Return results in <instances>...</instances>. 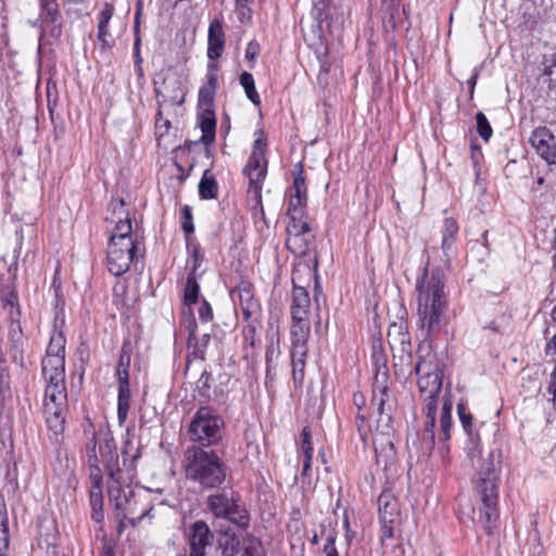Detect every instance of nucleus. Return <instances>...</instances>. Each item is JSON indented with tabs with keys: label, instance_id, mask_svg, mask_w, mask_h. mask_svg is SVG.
Returning a JSON list of instances; mask_svg holds the SVG:
<instances>
[{
	"label": "nucleus",
	"instance_id": "f257e3e1",
	"mask_svg": "<svg viewBox=\"0 0 556 556\" xmlns=\"http://www.w3.org/2000/svg\"><path fill=\"white\" fill-rule=\"evenodd\" d=\"M446 273L441 267H425L416 281L417 326L424 340L437 339L447 325Z\"/></svg>",
	"mask_w": 556,
	"mask_h": 556
},
{
	"label": "nucleus",
	"instance_id": "f03ea898",
	"mask_svg": "<svg viewBox=\"0 0 556 556\" xmlns=\"http://www.w3.org/2000/svg\"><path fill=\"white\" fill-rule=\"evenodd\" d=\"M184 471L187 480L202 489L219 488L227 476L226 465L219 455L199 445L188 446L185 451Z\"/></svg>",
	"mask_w": 556,
	"mask_h": 556
},
{
	"label": "nucleus",
	"instance_id": "7ed1b4c3",
	"mask_svg": "<svg viewBox=\"0 0 556 556\" xmlns=\"http://www.w3.org/2000/svg\"><path fill=\"white\" fill-rule=\"evenodd\" d=\"M45 380L43 415L48 430L59 441L65 429L68 412L65 374H42Z\"/></svg>",
	"mask_w": 556,
	"mask_h": 556
},
{
	"label": "nucleus",
	"instance_id": "20e7f679",
	"mask_svg": "<svg viewBox=\"0 0 556 556\" xmlns=\"http://www.w3.org/2000/svg\"><path fill=\"white\" fill-rule=\"evenodd\" d=\"M378 366L374 382L370 406L377 413L376 431L381 434H393L392 412L395 406V399L389 389V370L386 365V357L382 353H375Z\"/></svg>",
	"mask_w": 556,
	"mask_h": 556
},
{
	"label": "nucleus",
	"instance_id": "39448f33",
	"mask_svg": "<svg viewBox=\"0 0 556 556\" xmlns=\"http://www.w3.org/2000/svg\"><path fill=\"white\" fill-rule=\"evenodd\" d=\"M86 455L92 476H100V465H104L109 478L118 479L121 469L116 442L106 429L92 431L86 443Z\"/></svg>",
	"mask_w": 556,
	"mask_h": 556
},
{
	"label": "nucleus",
	"instance_id": "423d86ee",
	"mask_svg": "<svg viewBox=\"0 0 556 556\" xmlns=\"http://www.w3.org/2000/svg\"><path fill=\"white\" fill-rule=\"evenodd\" d=\"M443 375L418 376L417 384L420 396L424 400V431L421 434V450L424 453H430L435 443L434 427L438 409L439 394L442 390Z\"/></svg>",
	"mask_w": 556,
	"mask_h": 556
},
{
	"label": "nucleus",
	"instance_id": "0eeeda50",
	"mask_svg": "<svg viewBox=\"0 0 556 556\" xmlns=\"http://www.w3.org/2000/svg\"><path fill=\"white\" fill-rule=\"evenodd\" d=\"M477 493L480 502L478 521L490 535L500 518L497 476L493 463L485 470L480 471Z\"/></svg>",
	"mask_w": 556,
	"mask_h": 556
},
{
	"label": "nucleus",
	"instance_id": "6e6552de",
	"mask_svg": "<svg viewBox=\"0 0 556 556\" xmlns=\"http://www.w3.org/2000/svg\"><path fill=\"white\" fill-rule=\"evenodd\" d=\"M224 418L212 406L197 409L188 426L190 441L202 447L217 445L224 435Z\"/></svg>",
	"mask_w": 556,
	"mask_h": 556
},
{
	"label": "nucleus",
	"instance_id": "1a4fd4ad",
	"mask_svg": "<svg viewBox=\"0 0 556 556\" xmlns=\"http://www.w3.org/2000/svg\"><path fill=\"white\" fill-rule=\"evenodd\" d=\"M118 479L109 478L108 493L109 500L114 504L116 509V517L121 520H128L132 526H136L152 510V506L147 504L142 507V510L137 514L135 509L131 507V498L132 491L125 485L131 481L134 476L130 471H124L122 468L118 472Z\"/></svg>",
	"mask_w": 556,
	"mask_h": 556
},
{
	"label": "nucleus",
	"instance_id": "9d476101",
	"mask_svg": "<svg viewBox=\"0 0 556 556\" xmlns=\"http://www.w3.org/2000/svg\"><path fill=\"white\" fill-rule=\"evenodd\" d=\"M311 337L309 319H291L290 326V357L292 379L295 386H301L305 376L308 339Z\"/></svg>",
	"mask_w": 556,
	"mask_h": 556
},
{
	"label": "nucleus",
	"instance_id": "9b49d317",
	"mask_svg": "<svg viewBox=\"0 0 556 556\" xmlns=\"http://www.w3.org/2000/svg\"><path fill=\"white\" fill-rule=\"evenodd\" d=\"M208 510L216 517L228 520L239 528H248L250 515L238 493L223 491L207 496Z\"/></svg>",
	"mask_w": 556,
	"mask_h": 556
},
{
	"label": "nucleus",
	"instance_id": "f8f14e48",
	"mask_svg": "<svg viewBox=\"0 0 556 556\" xmlns=\"http://www.w3.org/2000/svg\"><path fill=\"white\" fill-rule=\"evenodd\" d=\"M313 8L311 14L320 25L323 22L343 23L351 14L352 0H312Z\"/></svg>",
	"mask_w": 556,
	"mask_h": 556
},
{
	"label": "nucleus",
	"instance_id": "ddd939ff",
	"mask_svg": "<svg viewBox=\"0 0 556 556\" xmlns=\"http://www.w3.org/2000/svg\"><path fill=\"white\" fill-rule=\"evenodd\" d=\"M230 296L241 311L243 319H250L253 323L255 318L262 317V305L260 300L255 296L252 282L241 280L230 291Z\"/></svg>",
	"mask_w": 556,
	"mask_h": 556
},
{
	"label": "nucleus",
	"instance_id": "4468645a",
	"mask_svg": "<svg viewBox=\"0 0 556 556\" xmlns=\"http://www.w3.org/2000/svg\"><path fill=\"white\" fill-rule=\"evenodd\" d=\"M65 344L66 339L63 332L54 330L41 362V374H65Z\"/></svg>",
	"mask_w": 556,
	"mask_h": 556
},
{
	"label": "nucleus",
	"instance_id": "2eb2a0df",
	"mask_svg": "<svg viewBox=\"0 0 556 556\" xmlns=\"http://www.w3.org/2000/svg\"><path fill=\"white\" fill-rule=\"evenodd\" d=\"M137 250L135 242H109L108 268L109 271L118 277L125 274L134 260Z\"/></svg>",
	"mask_w": 556,
	"mask_h": 556
},
{
	"label": "nucleus",
	"instance_id": "dca6fc26",
	"mask_svg": "<svg viewBox=\"0 0 556 556\" xmlns=\"http://www.w3.org/2000/svg\"><path fill=\"white\" fill-rule=\"evenodd\" d=\"M243 174L249 178V193L253 194L256 201H261L263 181L267 175V160L263 152H251Z\"/></svg>",
	"mask_w": 556,
	"mask_h": 556
},
{
	"label": "nucleus",
	"instance_id": "f3484780",
	"mask_svg": "<svg viewBox=\"0 0 556 556\" xmlns=\"http://www.w3.org/2000/svg\"><path fill=\"white\" fill-rule=\"evenodd\" d=\"M529 142L535 153L549 166H556V137L546 126L532 130Z\"/></svg>",
	"mask_w": 556,
	"mask_h": 556
},
{
	"label": "nucleus",
	"instance_id": "a211bd4d",
	"mask_svg": "<svg viewBox=\"0 0 556 556\" xmlns=\"http://www.w3.org/2000/svg\"><path fill=\"white\" fill-rule=\"evenodd\" d=\"M1 304L8 313L10 326L9 338L13 343V348L17 349L23 343V331L20 324L21 311L18 305V296L14 290L1 295Z\"/></svg>",
	"mask_w": 556,
	"mask_h": 556
},
{
	"label": "nucleus",
	"instance_id": "6ab92c4d",
	"mask_svg": "<svg viewBox=\"0 0 556 556\" xmlns=\"http://www.w3.org/2000/svg\"><path fill=\"white\" fill-rule=\"evenodd\" d=\"M298 172L294 174L293 185L286 191L288 197L287 215L306 212L307 187L305 184L304 169L302 163H298Z\"/></svg>",
	"mask_w": 556,
	"mask_h": 556
},
{
	"label": "nucleus",
	"instance_id": "aec40b11",
	"mask_svg": "<svg viewBox=\"0 0 556 556\" xmlns=\"http://www.w3.org/2000/svg\"><path fill=\"white\" fill-rule=\"evenodd\" d=\"M40 21L42 35L53 39L62 36V14L56 0H40Z\"/></svg>",
	"mask_w": 556,
	"mask_h": 556
},
{
	"label": "nucleus",
	"instance_id": "412c9836",
	"mask_svg": "<svg viewBox=\"0 0 556 556\" xmlns=\"http://www.w3.org/2000/svg\"><path fill=\"white\" fill-rule=\"evenodd\" d=\"M214 535L204 521H195L189 532V556H207L206 548L213 544Z\"/></svg>",
	"mask_w": 556,
	"mask_h": 556
},
{
	"label": "nucleus",
	"instance_id": "4be33fe9",
	"mask_svg": "<svg viewBox=\"0 0 556 556\" xmlns=\"http://www.w3.org/2000/svg\"><path fill=\"white\" fill-rule=\"evenodd\" d=\"M115 13L112 2H104L98 15L97 38L100 41V51L106 52L115 47V39L110 30V22Z\"/></svg>",
	"mask_w": 556,
	"mask_h": 556
},
{
	"label": "nucleus",
	"instance_id": "5701e85b",
	"mask_svg": "<svg viewBox=\"0 0 556 556\" xmlns=\"http://www.w3.org/2000/svg\"><path fill=\"white\" fill-rule=\"evenodd\" d=\"M226 36L223 23L219 20H213L207 30V58L208 62H216L224 52Z\"/></svg>",
	"mask_w": 556,
	"mask_h": 556
},
{
	"label": "nucleus",
	"instance_id": "b1692460",
	"mask_svg": "<svg viewBox=\"0 0 556 556\" xmlns=\"http://www.w3.org/2000/svg\"><path fill=\"white\" fill-rule=\"evenodd\" d=\"M219 70V65L217 62H208L206 70V81L200 88L198 101L199 104L205 108H210L213 104L216 90L218 88V77L217 72Z\"/></svg>",
	"mask_w": 556,
	"mask_h": 556
},
{
	"label": "nucleus",
	"instance_id": "393cba45",
	"mask_svg": "<svg viewBox=\"0 0 556 556\" xmlns=\"http://www.w3.org/2000/svg\"><path fill=\"white\" fill-rule=\"evenodd\" d=\"M374 446L377 464L383 465L384 469L393 465L395 459V450L392 441V434H381L375 430Z\"/></svg>",
	"mask_w": 556,
	"mask_h": 556
},
{
	"label": "nucleus",
	"instance_id": "a878e982",
	"mask_svg": "<svg viewBox=\"0 0 556 556\" xmlns=\"http://www.w3.org/2000/svg\"><path fill=\"white\" fill-rule=\"evenodd\" d=\"M418 354V361L415 365L417 376L443 375L437 354L429 346L419 345Z\"/></svg>",
	"mask_w": 556,
	"mask_h": 556
},
{
	"label": "nucleus",
	"instance_id": "bb28decb",
	"mask_svg": "<svg viewBox=\"0 0 556 556\" xmlns=\"http://www.w3.org/2000/svg\"><path fill=\"white\" fill-rule=\"evenodd\" d=\"M452 408L453 403L450 399H445L442 404L441 416H440V428H441V437H440V446L439 453L442 459H445L450 453V446L447 441L451 438L450 431L452 427Z\"/></svg>",
	"mask_w": 556,
	"mask_h": 556
},
{
	"label": "nucleus",
	"instance_id": "cd10ccee",
	"mask_svg": "<svg viewBox=\"0 0 556 556\" xmlns=\"http://www.w3.org/2000/svg\"><path fill=\"white\" fill-rule=\"evenodd\" d=\"M309 296L305 288L293 286L292 301L290 306L291 319H309Z\"/></svg>",
	"mask_w": 556,
	"mask_h": 556
},
{
	"label": "nucleus",
	"instance_id": "c85d7f7f",
	"mask_svg": "<svg viewBox=\"0 0 556 556\" xmlns=\"http://www.w3.org/2000/svg\"><path fill=\"white\" fill-rule=\"evenodd\" d=\"M379 520L394 522L399 515V502L391 491L384 490L378 497Z\"/></svg>",
	"mask_w": 556,
	"mask_h": 556
},
{
	"label": "nucleus",
	"instance_id": "c756f323",
	"mask_svg": "<svg viewBox=\"0 0 556 556\" xmlns=\"http://www.w3.org/2000/svg\"><path fill=\"white\" fill-rule=\"evenodd\" d=\"M388 340L390 345L397 344L402 352H405L410 357V334L406 321L393 323L388 330Z\"/></svg>",
	"mask_w": 556,
	"mask_h": 556
},
{
	"label": "nucleus",
	"instance_id": "7c9ffc66",
	"mask_svg": "<svg viewBox=\"0 0 556 556\" xmlns=\"http://www.w3.org/2000/svg\"><path fill=\"white\" fill-rule=\"evenodd\" d=\"M314 236L311 232H298L293 229L287 231L286 247L295 255H305L313 242Z\"/></svg>",
	"mask_w": 556,
	"mask_h": 556
},
{
	"label": "nucleus",
	"instance_id": "2f4dec72",
	"mask_svg": "<svg viewBox=\"0 0 556 556\" xmlns=\"http://www.w3.org/2000/svg\"><path fill=\"white\" fill-rule=\"evenodd\" d=\"M245 325L242 327V348L244 351V357H249V350L254 349L256 343L260 342L257 339V332L262 327V317L255 318L252 323L250 319H243Z\"/></svg>",
	"mask_w": 556,
	"mask_h": 556
},
{
	"label": "nucleus",
	"instance_id": "473e14b6",
	"mask_svg": "<svg viewBox=\"0 0 556 556\" xmlns=\"http://www.w3.org/2000/svg\"><path fill=\"white\" fill-rule=\"evenodd\" d=\"M190 315H191V318L188 324V332H189L188 346L191 348L192 345H194L192 354L197 358L204 359L205 348L210 341V334H204L202 337V342L199 343L198 337H197V321L191 312H190Z\"/></svg>",
	"mask_w": 556,
	"mask_h": 556
},
{
	"label": "nucleus",
	"instance_id": "72a5a7b5",
	"mask_svg": "<svg viewBox=\"0 0 556 556\" xmlns=\"http://www.w3.org/2000/svg\"><path fill=\"white\" fill-rule=\"evenodd\" d=\"M93 477L97 480L94 481L90 490V504L92 506L91 518L96 522L100 523L104 518L102 490L99 483V481L101 480V476Z\"/></svg>",
	"mask_w": 556,
	"mask_h": 556
},
{
	"label": "nucleus",
	"instance_id": "f704fd0d",
	"mask_svg": "<svg viewBox=\"0 0 556 556\" xmlns=\"http://www.w3.org/2000/svg\"><path fill=\"white\" fill-rule=\"evenodd\" d=\"M200 128L202 131L201 141L210 144L215 139L216 118L212 110L206 108L200 117Z\"/></svg>",
	"mask_w": 556,
	"mask_h": 556
},
{
	"label": "nucleus",
	"instance_id": "c9c22d12",
	"mask_svg": "<svg viewBox=\"0 0 556 556\" xmlns=\"http://www.w3.org/2000/svg\"><path fill=\"white\" fill-rule=\"evenodd\" d=\"M155 96L157 106L162 110L166 106L181 105L185 102V92L180 87L173 88L170 92L167 89L165 91L155 89Z\"/></svg>",
	"mask_w": 556,
	"mask_h": 556
},
{
	"label": "nucleus",
	"instance_id": "e433bc0d",
	"mask_svg": "<svg viewBox=\"0 0 556 556\" xmlns=\"http://www.w3.org/2000/svg\"><path fill=\"white\" fill-rule=\"evenodd\" d=\"M131 232V222L128 217V214H126L124 219L121 218L118 222H116L113 233L110 237V242H135Z\"/></svg>",
	"mask_w": 556,
	"mask_h": 556
},
{
	"label": "nucleus",
	"instance_id": "4c0bfd02",
	"mask_svg": "<svg viewBox=\"0 0 556 556\" xmlns=\"http://www.w3.org/2000/svg\"><path fill=\"white\" fill-rule=\"evenodd\" d=\"M130 407V384H119L117 395V419L119 425H123L127 417Z\"/></svg>",
	"mask_w": 556,
	"mask_h": 556
},
{
	"label": "nucleus",
	"instance_id": "58836bf2",
	"mask_svg": "<svg viewBox=\"0 0 556 556\" xmlns=\"http://www.w3.org/2000/svg\"><path fill=\"white\" fill-rule=\"evenodd\" d=\"M218 186L214 176L208 175L206 170L199 182V195L203 200H212L217 198Z\"/></svg>",
	"mask_w": 556,
	"mask_h": 556
},
{
	"label": "nucleus",
	"instance_id": "ea45409f",
	"mask_svg": "<svg viewBox=\"0 0 556 556\" xmlns=\"http://www.w3.org/2000/svg\"><path fill=\"white\" fill-rule=\"evenodd\" d=\"M457 232L458 225L456 220L453 218H446L444 220V229L442 235V249L446 256L448 255V252L453 248Z\"/></svg>",
	"mask_w": 556,
	"mask_h": 556
},
{
	"label": "nucleus",
	"instance_id": "a19ab883",
	"mask_svg": "<svg viewBox=\"0 0 556 556\" xmlns=\"http://www.w3.org/2000/svg\"><path fill=\"white\" fill-rule=\"evenodd\" d=\"M237 544L240 545L241 556H265L262 542L255 536L247 535Z\"/></svg>",
	"mask_w": 556,
	"mask_h": 556
},
{
	"label": "nucleus",
	"instance_id": "79ce46f5",
	"mask_svg": "<svg viewBox=\"0 0 556 556\" xmlns=\"http://www.w3.org/2000/svg\"><path fill=\"white\" fill-rule=\"evenodd\" d=\"M200 293V286L197 281L194 273H190L187 277L185 290H184V303L187 306H191L198 302Z\"/></svg>",
	"mask_w": 556,
	"mask_h": 556
},
{
	"label": "nucleus",
	"instance_id": "37998d69",
	"mask_svg": "<svg viewBox=\"0 0 556 556\" xmlns=\"http://www.w3.org/2000/svg\"><path fill=\"white\" fill-rule=\"evenodd\" d=\"M122 455L124 457V463L130 459V468L127 471L134 473V463L137 462L141 457V451L139 446H136L132 438L127 433V437L123 443Z\"/></svg>",
	"mask_w": 556,
	"mask_h": 556
},
{
	"label": "nucleus",
	"instance_id": "c03bdc74",
	"mask_svg": "<svg viewBox=\"0 0 556 556\" xmlns=\"http://www.w3.org/2000/svg\"><path fill=\"white\" fill-rule=\"evenodd\" d=\"M239 81H240V85L242 86V88L245 91L247 98L253 104L260 105L261 104V98H260L258 92H257V90L255 88V83H254V78H253L252 74H250L249 72H243L240 75Z\"/></svg>",
	"mask_w": 556,
	"mask_h": 556
},
{
	"label": "nucleus",
	"instance_id": "a18cd8bd",
	"mask_svg": "<svg viewBox=\"0 0 556 556\" xmlns=\"http://www.w3.org/2000/svg\"><path fill=\"white\" fill-rule=\"evenodd\" d=\"M289 218L287 225V231H291L293 229L298 230V232H311L312 228L308 223L307 212L287 215Z\"/></svg>",
	"mask_w": 556,
	"mask_h": 556
},
{
	"label": "nucleus",
	"instance_id": "49530a36",
	"mask_svg": "<svg viewBox=\"0 0 556 556\" xmlns=\"http://www.w3.org/2000/svg\"><path fill=\"white\" fill-rule=\"evenodd\" d=\"M170 127V121L163 117V110L159 108L155 116V139L159 147L162 146V142L165 136L168 135Z\"/></svg>",
	"mask_w": 556,
	"mask_h": 556
},
{
	"label": "nucleus",
	"instance_id": "de8ad7c7",
	"mask_svg": "<svg viewBox=\"0 0 556 556\" xmlns=\"http://www.w3.org/2000/svg\"><path fill=\"white\" fill-rule=\"evenodd\" d=\"M476 123L479 136L484 141H489V139L492 137L493 130L484 113L478 112L476 114Z\"/></svg>",
	"mask_w": 556,
	"mask_h": 556
},
{
	"label": "nucleus",
	"instance_id": "09e8293b",
	"mask_svg": "<svg viewBox=\"0 0 556 556\" xmlns=\"http://www.w3.org/2000/svg\"><path fill=\"white\" fill-rule=\"evenodd\" d=\"M4 542H10L8 511L4 501L0 500V545L4 546Z\"/></svg>",
	"mask_w": 556,
	"mask_h": 556
},
{
	"label": "nucleus",
	"instance_id": "8fccbe9b",
	"mask_svg": "<svg viewBox=\"0 0 556 556\" xmlns=\"http://www.w3.org/2000/svg\"><path fill=\"white\" fill-rule=\"evenodd\" d=\"M457 412H458L459 420L462 422V426H463L465 432L469 437H471V434H472V415H471V413L467 409L466 405L463 403H459L457 405Z\"/></svg>",
	"mask_w": 556,
	"mask_h": 556
},
{
	"label": "nucleus",
	"instance_id": "3c124183",
	"mask_svg": "<svg viewBox=\"0 0 556 556\" xmlns=\"http://www.w3.org/2000/svg\"><path fill=\"white\" fill-rule=\"evenodd\" d=\"M302 442H301V452L304 458H313V443H312V433L308 427H304L302 429Z\"/></svg>",
	"mask_w": 556,
	"mask_h": 556
},
{
	"label": "nucleus",
	"instance_id": "603ef678",
	"mask_svg": "<svg viewBox=\"0 0 556 556\" xmlns=\"http://www.w3.org/2000/svg\"><path fill=\"white\" fill-rule=\"evenodd\" d=\"M181 218H182L181 227H182V230L185 231V233L187 236L193 233L194 225H193V219H192V211H191L190 206L185 205L182 207Z\"/></svg>",
	"mask_w": 556,
	"mask_h": 556
},
{
	"label": "nucleus",
	"instance_id": "864d4df0",
	"mask_svg": "<svg viewBox=\"0 0 556 556\" xmlns=\"http://www.w3.org/2000/svg\"><path fill=\"white\" fill-rule=\"evenodd\" d=\"M199 318L203 323L211 321L213 319V309L210 303L206 300H203L199 309H198Z\"/></svg>",
	"mask_w": 556,
	"mask_h": 556
},
{
	"label": "nucleus",
	"instance_id": "5fc2aeb1",
	"mask_svg": "<svg viewBox=\"0 0 556 556\" xmlns=\"http://www.w3.org/2000/svg\"><path fill=\"white\" fill-rule=\"evenodd\" d=\"M279 354H280L279 340H277L276 343L270 342L267 345L266 353H265V358H266L267 366H269V364L274 361V358H277Z\"/></svg>",
	"mask_w": 556,
	"mask_h": 556
},
{
	"label": "nucleus",
	"instance_id": "6e6d98bb",
	"mask_svg": "<svg viewBox=\"0 0 556 556\" xmlns=\"http://www.w3.org/2000/svg\"><path fill=\"white\" fill-rule=\"evenodd\" d=\"M543 74L548 76L551 85L556 87V52L552 55L551 64L545 66Z\"/></svg>",
	"mask_w": 556,
	"mask_h": 556
},
{
	"label": "nucleus",
	"instance_id": "4d7b16f0",
	"mask_svg": "<svg viewBox=\"0 0 556 556\" xmlns=\"http://www.w3.org/2000/svg\"><path fill=\"white\" fill-rule=\"evenodd\" d=\"M190 255L193 260V266H192V270L191 273H194L197 271L198 267L200 266L202 260H203V254H202V251H201V248L199 244H194L191 247L190 249Z\"/></svg>",
	"mask_w": 556,
	"mask_h": 556
},
{
	"label": "nucleus",
	"instance_id": "13d9d810",
	"mask_svg": "<svg viewBox=\"0 0 556 556\" xmlns=\"http://www.w3.org/2000/svg\"><path fill=\"white\" fill-rule=\"evenodd\" d=\"M336 543V535L329 534L327 536L326 543L324 545V552L326 556H339L338 551L334 546Z\"/></svg>",
	"mask_w": 556,
	"mask_h": 556
},
{
	"label": "nucleus",
	"instance_id": "bf43d9fd",
	"mask_svg": "<svg viewBox=\"0 0 556 556\" xmlns=\"http://www.w3.org/2000/svg\"><path fill=\"white\" fill-rule=\"evenodd\" d=\"M267 143L263 138V131L260 130V137L254 140L252 152H263L265 155Z\"/></svg>",
	"mask_w": 556,
	"mask_h": 556
},
{
	"label": "nucleus",
	"instance_id": "052dcab7",
	"mask_svg": "<svg viewBox=\"0 0 556 556\" xmlns=\"http://www.w3.org/2000/svg\"><path fill=\"white\" fill-rule=\"evenodd\" d=\"M130 366V354L126 352L125 348L122 349L119 358H118V369H129Z\"/></svg>",
	"mask_w": 556,
	"mask_h": 556
},
{
	"label": "nucleus",
	"instance_id": "680f3d73",
	"mask_svg": "<svg viewBox=\"0 0 556 556\" xmlns=\"http://www.w3.org/2000/svg\"><path fill=\"white\" fill-rule=\"evenodd\" d=\"M3 363V359H0V364ZM9 383V376L4 367L0 365V394L4 396V388Z\"/></svg>",
	"mask_w": 556,
	"mask_h": 556
},
{
	"label": "nucleus",
	"instance_id": "e2e57ef3",
	"mask_svg": "<svg viewBox=\"0 0 556 556\" xmlns=\"http://www.w3.org/2000/svg\"><path fill=\"white\" fill-rule=\"evenodd\" d=\"M115 376L117 378L118 386L119 384H129V371L128 369H118L116 368Z\"/></svg>",
	"mask_w": 556,
	"mask_h": 556
},
{
	"label": "nucleus",
	"instance_id": "0e129e2a",
	"mask_svg": "<svg viewBox=\"0 0 556 556\" xmlns=\"http://www.w3.org/2000/svg\"><path fill=\"white\" fill-rule=\"evenodd\" d=\"M380 523H381V532H382V536L384 539H390L393 536V523L394 522H386L383 520H380Z\"/></svg>",
	"mask_w": 556,
	"mask_h": 556
},
{
	"label": "nucleus",
	"instance_id": "69168bd1",
	"mask_svg": "<svg viewBox=\"0 0 556 556\" xmlns=\"http://www.w3.org/2000/svg\"><path fill=\"white\" fill-rule=\"evenodd\" d=\"M478 77H479L478 70H473L470 78L467 80V85L469 86V97H470V99L473 97L475 88H476V85H477Z\"/></svg>",
	"mask_w": 556,
	"mask_h": 556
},
{
	"label": "nucleus",
	"instance_id": "338daca9",
	"mask_svg": "<svg viewBox=\"0 0 556 556\" xmlns=\"http://www.w3.org/2000/svg\"><path fill=\"white\" fill-rule=\"evenodd\" d=\"M483 329L491 330L496 333L503 332V327L495 320H492L483 326Z\"/></svg>",
	"mask_w": 556,
	"mask_h": 556
},
{
	"label": "nucleus",
	"instance_id": "774afa93",
	"mask_svg": "<svg viewBox=\"0 0 556 556\" xmlns=\"http://www.w3.org/2000/svg\"><path fill=\"white\" fill-rule=\"evenodd\" d=\"M546 354H552L553 356H555L554 359L556 361V333L553 336L552 340L546 345Z\"/></svg>",
	"mask_w": 556,
	"mask_h": 556
}]
</instances>
